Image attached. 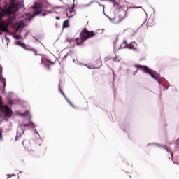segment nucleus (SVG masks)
<instances>
[{"mask_svg":"<svg viewBox=\"0 0 179 179\" xmlns=\"http://www.w3.org/2000/svg\"><path fill=\"white\" fill-rule=\"evenodd\" d=\"M59 90L60 93H62V96H64V99L66 100V101L69 103V104L72 106V103H71V101H69V99H68V97H66V95H65V93H64V91H62V90H61V88H59Z\"/></svg>","mask_w":179,"mask_h":179,"instance_id":"nucleus-11","label":"nucleus"},{"mask_svg":"<svg viewBox=\"0 0 179 179\" xmlns=\"http://www.w3.org/2000/svg\"><path fill=\"white\" fill-rule=\"evenodd\" d=\"M22 145H24V142H22Z\"/></svg>","mask_w":179,"mask_h":179,"instance_id":"nucleus-29","label":"nucleus"},{"mask_svg":"<svg viewBox=\"0 0 179 179\" xmlns=\"http://www.w3.org/2000/svg\"><path fill=\"white\" fill-rule=\"evenodd\" d=\"M113 61L115 62H120V61H121V58H120V57L118 56H116L114 59H113Z\"/></svg>","mask_w":179,"mask_h":179,"instance_id":"nucleus-16","label":"nucleus"},{"mask_svg":"<svg viewBox=\"0 0 179 179\" xmlns=\"http://www.w3.org/2000/svg\"><path fill=\"white\" fill-rule=\"evenodd\" d=\"M3 138L2 137V129H0V140L3 141Z\"/></svg>","mask_w":179,"mask_h":179,"instance_id":"nucleus-18","label":"nucleus"},{"mask_svg":"<svg viewBox=\"0 0 179 179\" xmlns=\"http://www.w3.org/2000/svg\"><path fill=\"white\" fill-rule=\"evenodd\" d=\"M29 125H31V127H33V128H35L36 125L33 123V122H29Z\"/></svg>","mask_w":179,"mask_h":179,"instance_id":"nucleus-20","label":"nucleus"},{"mask_svg":"<svg viewBox=\"0 0 179 179\" xmlns=\"http://www.w3.org/2000/svg\"><path fill=\"white\" fill-rule=\"evenodd\" d=\"M154 24H155V23H153V21H148L147 22L148 27H152Z\"/></svg>","mask_w":179,"mask_h":179,"instance_id":"nucleus-14","label":"nucleus"},{"mask_svg":"<svg viewBox=\"0 0 179 179\" xmlns=\"http://www.w3.org/2000/svg\"><path fill=\"white\" fill-rule=\"evenodd\" d=\"M157 146H159V148H163L166 152H169L171 153V156L173 157V152L171 151V149L170 148L165 146V145H161L159 144L157 145Z\"/></svg>","mask_w":179,"mask_h":179,"instance_id":"nucleus-10","label":"nucleus"},{"mask_svg":"<svg viewBox=\"0 0 179 179\" xmlns=\"http://www.w3.org/2000/svg\"><path fill=\"white\" fill-rule=\"evenodd\" d=\"M24 127H29V124H24Z\"/></svg>","mask_w":179,"mask_h":179,"instance_id":"nucleus-27","label":"nucleus"},{"mask_svg":"<svg viewBox=\"0 0 179 179\" xmlns=\"http://www.w3.org/2000/svg\"><path fill=\"white\" fill-rule=\"evenodd\" d=\"M66 27H69V20H66L63 22V29H66Z\"/></svg>","mask_w":179,"mask_h":179,"instance_id":"nucleus-12","label":"nucleus"},{"mask_svg":"<svg viewBox=\"0 0 179 179\" xmlns=\"http://www.w3.org/2000/svg\"><path fill=\"white\" fill-rule=\"evenodd\" d=\"M22 45H24L23 48H24V50H26V51H32L33 52H34L35 55H37V51L36 49L31 47L27 48L26 47V45L24 43H23Z\"/></svg>","mask_w":179,"mask_h":179,"instance_id":"nucleus-8","label":"nucleus"},{"mask_svg":"<svg viewBox=\"0 0 179 179\" xmlns=\"http://www.w3.org/2000/svg\"><path fill=\"white\" fill-rule=\"evenodd\" d=\"M19 29H20V27H18V28H17V30H19Z\"/></svg>","mask_w":179,"mask_h":179,"instance_id":"nucleus-30","label":"nucleus"},{"mask_svg":"<svg viewBox=\"0 0 179 179\" xmlns=\"http://www.w3.org/2000/svg\"><path fill=\"white\" fill-rule=\"evenodd\" d=\"M66 41L67 43H72V42H73V39L67 38Z\"/></svg>","mask_w":179,"mask_h":179,"instance_id":"nucleus-19","label":"nucleus"},{"mask_svg":"<svg viewBox=\"0 0 179 179\" xmlns=\"http://www.w3.org/2000/svg\"><path fill=\"white\" fill-rule=\"evenodd\" d=\"M15 38H19V36H15Z\"/></svg>","mask_w":179,"mask_h":179,"instance_id":"nucleus-26","label":"nucleus"},{"mask_svg":"<svg viewBox=\"0 0 179 179\" xmlns=\"http://www.w3.org/2000/svg\"><path fill=\"white\" fill-rule=\"evenodd\" d=\"M55 19H56L57 20H59V17H55Z\"/></svg>","mask_w":179,"mask_h":179,"instance_id":"nucleus-23","label":"nucleus"},{"mask_svg":"<svg viewBox=\"0 0 179 179\" xmlns=\"http://www.w3.org/2000/svg\"><path fill=\"white\" fill-rule=\"evenodd\" d=\"M38 15H41V16H45V15L47 14L45 13H43L42 10H36L34 12L32 17H34L35 16H38Z\"/></svg>","mask_w":179,"mask_h":179,"instance_id":"nucleus-7","label":"nucleus"},{"mask_svg":"<svg viewBox=\"0 0 179 179\" xmlns=\"http://www.w3.org/2000/svg\"><path fill=\"white\" fill-rule=\"evenodd\" d=\"M80 36L81 38L76 42V45H82L83 42L86 41V40L94 37V32L92 31H89L87 29L85 28L81 31Z\"/></svg>","mask_w":179,"mask_h":179,"instance_id":"nucleus-2","label":"nucleus"},{"mask_svg":"<svg viewBox=\"0 0 179 179\" xmlns=\"http://www.w3.org/2000/svg\"><path fill=\"white\" fill-rule=\"evenodd\" d=\"M134 66V68H137V69H141V71H143V72H145V73L150 75L152 79H155V80H159L160 78V74L149 69V67L146 66L135 64Z\"/></svg>","mask_w":179,"mask_h":179,"instance_id":"nucleus-3","label":"nucleus"},{"mask_svg":"<svg viewBox=\"0 0 179 179\" xmlns=\"http://www.w3.org/2000/svg\"><path fill=\"white\" fill-rule=\"evenodd\" d=\"M117 17H115L113 19V23H120V22H121V20H120V18L117 19Z\"/></svg>","mask_w":179,"mask_h":179,"instance_id":"nucleus-15","label":"nucleus"},{"mask_svg":"<svg viewBox=\"0 0 179 179\" xmlns=\"http://www.w3.org/2000/svg\"><path fill=\"white\" fill-rule=\"evenodd\" d=\"M0 110H4L5 114L7 117H10V115H12V109L8 107V106L2 105V102H0Z\"/></svg>","mask_w":179,"mask_h":179,"instance_id":"nucleus-4","label":"nucleus"},{"mask_svg":"<svg viewBox=\"0 0 179 179\" xmlns=\"http://www.w3.org/2000/svg\"><path fill=\"white\" fill-rule=\"evenodd\" d=\"M0 117H1V114H0Z\"/></svg>","mask_w":179,"mask_h":179,"instance_id":"nucleus-32","label":"nucleus"},{"mask_svg":"<svg viewBox=\"0 0 179 179\" xmlns=\"http://www.w3.org/2000/svg\"><path fill=\"white\" fill-rule=\"evenodd\" d=\"M41 62H43V59H41Z\"/></svg>","mask_w":179,"mask_h":179,"instance_id":"nucleus-31","label":"nucleus"},{"mask_svg":"<svg viewBox=\"0 0 179 179\" xmlns=\"http://www.w3.org/2000/svg\"><path fill=\"white\" fill-rule=\"evenodd\" d=\"M0 72H2V66L0 65Z\"/></svg>","mask_w":179,"mask_h":179,"instance_id":"nucleus-22","label":"nucleus"},{"mask_svg":"<svg viewBox=\"0 0 179 179\" xmlns=\"http://www.w3.org/2000/svg\"><path fill=\"white\" fill-rule=\"evenodd\" d=\"M74 13H75V11L73 10V7H72L71 8H69V9H67L66 15L67 16H69V17H72Z\"/></svg>","mask_w":179,"mask_h":179,"instance_id":"nucleus-9","label":"nucleus"},{"mask_svg":"<svg viewBox=\"0 0 179 179\" xmlns=\"http://www.w3.org/2000/svg\"><path fill=\"white\" fill-rule=\"evenodd\" d=\"M27 114H29V111H25L24 113L22 114V115H27Z\"/></svg>","mask_w":179,"mask_h":179,"instance_id":"nucleus-21","label":"nucleus"},{"mask_svg":"<svg viewBox=\"0 0 179 179\" xmlns=\"http://www.w3.org/2000/svg\"><path fill=\"white\" fill-rule=\"evenodd\" d=\"M0 83H1V87L5 89L6 87V78L2 76V71L0 72Z\"/></svg>","mask_w":179,"mask_h":179,"instance_id":"nucleus-5","label":"nucleus"},{"mask_svg":"<svg viewBox=\"0 0 179 179\" xmlns=\"http://www.w3.org/2000/svg\"><path fill=\"white\" fill-rule=\"evenodd\" d=\"M128 47V43H127V41H124L122 44L120 45V48H127Z\"/></svg>","mask_w":179,"mask_h":179,"instance_id":"nucleus-13","label":"nucleus"},{"mask_svg":"<svg viewBox=\"0 0 179 179\" xmlns=\"http://www.w3.org/2000/svg\"><path fill=\"white\" fill-rule=\"evenodd\" d=\"M24 148L25 150L28 152V155H34V150H31V145H30L29 143H28L27 147L24 145Z\"/></svg>","mask_w":179,"mask_h":179,"instance_id":"nucleus-6","label":"nucleus"},{"mask_svg":"<svg viewBox=\"0 0 179 179\" xmlns=\"http://www.w3.org/2000/svg\"><path fill=\"white\" fill-rule=\"evenodd\" d=\"M38 8H40V4L39 3H36V4H35L32 6L33 9H38Z\"/></svg>","mask_w":179,"mask_h":179,"instance_id":"nucleus-17","label":"nucleus"},{"mask_svg":"<svg viewBox=\"0 0 179 179\" xmlns=\"http://www.w3.org/2000/svg\"><path fill=\"white\" fill-rule=\"evenodd\" d=\"M50 62V64H54V62Z\"/></svg>","mask_w":179,"mask_h":179,"instance_id":"nucleus-28","label":"nucleus"},{"mask_svg":"<svg viewBox=\"0 0 179 179\" xmlns=\"http://www.w3.org/2000/svg\"><path fill=\"white\" fill-rule=\"evenodd\" d=\"M66 57H68V55H66L63 57V59H65V58H66Z\"/></svg>","mask_w":179,"mask_h":179,"instance_id":"nucleus-24","label":"nucleus"},{"mask_svg":"<svg viewBox=\"0 0 179 179\" xmlns=\"http://www.w3.org/2000/svg\"><path fill=\"white\" fill-rule=\"evenodd\" d=\"M0 103H2V98L1 97V95H0Z\"/></svg>","mask_w":179,"mask_h":179,"instance_id":"nucleus-25","label":"nucleus"},{"mask_svg":"<svg viewBox=\"0 0 179 179\" xmlns=\"http://www.w3.org/2000/svg\"><path fill=\"white\" fill-rule=\"evenodd\" d=\"M11 3L8 5H6L4 6V9H1L0 10V30L3 33H9V26H10V22H9V19L6 21H2V19L5 17V16H10L13 13H15L19 10L17 6L15 3V0H10Z\"/></svg>","mask_w":179,"mask_h":179,"instance_id":"nucleus-1","label":"nucleus"}]
</instances>
